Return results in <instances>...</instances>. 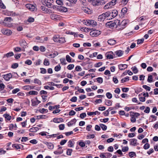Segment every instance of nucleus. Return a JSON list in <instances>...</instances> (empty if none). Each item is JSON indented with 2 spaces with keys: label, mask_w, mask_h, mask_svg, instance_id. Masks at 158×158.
Masks as SVG:
<instances>
[{
  "label": "nucleus",
  "mask_w": 158,
  "mask_h": 158,
  "mask_svg": "<svg viewBox=\"0 0 158 158\" xmlns=\"http://www.w3.org/2000/svg\"><path fill=\"white\" fill-rule=\"evenodd\" d=\"M85 24L87 26L92 25L93 27H94L97 25V23L94 20H87L85 21Z\"/></svg>",
  "instance_id": "obj_1"
},
{
  "label": "nucleus",
  "mask_w": 158,
  "mask_h": 158,
  "mask_svg": "<svg viewBox=\"0 0 158 158\" xmlns=\"http://www.w3.org/2000/svg\"><path fill=\"white\" fill-rule=\"evenodd\" d=\"M101 32L99 31L98 30H94L91 31L90 32V35L92 37L97 36L99 35Z\"/></svg>",
  "instance_id": "obj_2"
},
{
  "label": "nucleus",
  "mask_w": 158,
  "mask_h": 158,
  "mask_svg": "<svg viewBox=\"0 0 158 158\" xmlns=\"http://www.w3.org/2000/svg\"><path fill=\"white\" fill-rule=\"evenodd\" d=\"M61 16L60 15H56V14H52L50 15L51 18L55 21H57L58 20H60L61 19Z\"/></svg>",
  "instance_id": "obj_3"
},
{
  "label": "nucleus",
  "mask_w": 158,
  "mask_h": 158,
  "mask_svg": "<svg viewBox=\"0 0 158 158\" xmlns=\"http://www.w3.org/2000/svg\"><path fill=\"white\" fill-rule=\"evenodd\" d=\"M41 9L45 13L50 14L52 12V10L50 9L46 8L45 6H41Z\"/></svg>",
  "instance_id": "obj_4"
},
{
  "label": "nucleus",
  "mask_w": 158,
  "mask_h": 158,
  "mask_svg": "<svg viewBox=\"0 0 158 158\" xmlns=\"http://www.w3.org/2000/svg\"><path fill=\"white\" fill-rule=\"evenodd\" d=\"M117 21H116V22H114L112 21H110L108 22H107L106 24L107 26H108L110 28H111L112 27H114L115 25L116 27L117 25Z\"/></svg>",
  "instance_id": "obj_5"
},
{
  "label": "nucleus",
  "mask_w": 158,
  "mask_h": 158,
  "mask_svg": "<svg viewBox=\"0 0 158 158\" xmlns=\"http://www.w3.org/2000/svg\"><path fill=\"white\" fill-rule=\"evenodd\" d=\"M59 148L58 149L55 151L54 152V153L55 155H59L62 153L63 152V150L62 149V147L60 146L59 145L58 146Z\"/></svg>",
  "instance_id": "obj_6"
},
{
  "label": "nucleus",
  "mask_w": 158,
  "mask_h": 158,
  "mask_svg": "<svg viewBox=\"0 0 158 158\" xmlns=\"http://www.w3.org/2000/svg\"><path fill=\"white\" fill-rule=\"evenodd\" d=\"M26 7L31 11H34L36 10L35 7L32 4H27L26 5Z\"/></svg>",
  "instance_id": "obj_7"
},
{
  "label": "nucleus",
  "mask_w": 158,
  "mask_h": 158,
  "mask_svg": "<svg viewBox=\"0 0 158 158\" xmlns=\"http://www.w3.org/2000/svg\"><path fill=\"white\" fill-rule=\"evenodd\" d=\"M1 31L3 34L7 35H10L12 33V31L10 30L6 29H2Z\"/></svg>",
  "instance_id": "obj_8"
},
{
  "label": "nucleus",
  "mask_w": 158,
  "mask_h": 158,
  "mask_svg": "<svg viewBox=\"0 0 158 158\" xmlns=\"http://www.w3.org/2000/svg\"><path fill=\"white\" fill-rule=\"evenodd\" d=\"M3 78L6 81H8L12 77V75L10 73H7L6 74L3 75Z\"/></svg>",
  "instance_id": "obj_9"
},
{
  "label": "nucleus",
  "mask_w": 158,
  "mask_h": 158,
  "mask_svg": "<svg viewBox=\"0 0 158 158\" xmlns=\"http://www.w3.org/2000/svg\"><path fill=\"white\" fill-rule=\"evenodd\" d=\"M53 2V0H45V4L49 8L52 7V6Z\"/></svg>",
  "instance_id": "obj_10"
},
{
  "label": "nucleus",
  "mask_w": 158,
  "mask_h": 158,
  "mask_svg": "<svg viewBox=\"0 0 158 158\" xmlns=\"http://www.w3.org/2000/svg\"><path fill=\"white\" fill-rule=\"evenodd\" d=\"M105 56L108 59H111L113 58V52H109L106 53Z\"/></svg>",
  "instance_id": "obj_11"
},
{
  "label": "nucleus",
  "mask_w": 158,
  "mask_h": 158,
  "mask_svg": "<svg viewBox=\"0 0 158 158\" xmlns=\"http://www.w3.org/2000/svg\"><path fill=\"white\" fill-rule=\"evenodd\" d=\"M12 146L13 148H15L17 149H23V145L16 143L13 144Z\"/></svg>",
  "instance_id": "obj_12"
},
{
  "label": "nucleus",
  "mask_w": 158,
  "mask_h": 158,
  "mask_svg": "<svg viewBox=\"0 0 158 158\" xmlns=\"http://www.w3.org/2000/svg\"><path fill=\"white\" fill-rule=\"evenodd\" d=\"M44 143L47 146L48 149H53L54 147V144L51 143L46 142Z\"/></svg>",
  "instance_id": "obj_13"
},
{
  "label": "nucleus",
  "mask_w": 158,
  "mask_h": 158,
  "mask_svg": "<svg viewBox=\"0 0 158 158\" xmlns=\"http://www.w3.org/2000/svg\"><path fill=\"white\" fill-rule=\"evenodd\" d=\"M107 43L110 45H113L116 44V41L114 40L111 39L108 40Z\"/></svg>",
  "instance_id": "obj_14"
},
{
  "label": "nucleus",
  "mask_w": 158,
  "mask_h": 158,
  "mask_svg": "<svg viewBox=\"0 0 158 158\" xmlns=\"http://www.w3.org/2000/svg\"><path fill=\"white\" fill-rule=\"evenodd\" d=\"M106 19V18L103 13L102 15H99L98 18V20L101 22L104 21V19Z\"/></svg>",
  "instance_id": "obj_15"
},
{
  "label": "nucleus",
  "mask_w": 158,
  "mask_h": 158,
  "mask_svg": "<svg viewBox=\"0 0 158 158\" xmlns=\"http://www.w3.org/2000/svg\"><path fill=\"white\" fill-rule=\"evenodd\" d=\"M118 12L117 10H113L111 13V16L113 17V18H114L118 15Z\"/></svg>",
  "instance_id": "obj_16"
},
{
  "label": "nucleus",
  "mask_w": 158,
  "mask_h": 158,
  "mask_svg": "<svg viewBox=\"0 0 158 158\" xmlns=\"http://www.w3.org/2000/svg\"><path fill=\"white\" fill-rule=\"evenodd\" d=\"M128 67L127 64H120L118 65V67L121 70H123L127 68Z\"/></svg>",
  "instance_id": "obj_17"
},
{
  "label": "nucleus",
  "mask_w": 158,
  "mask_h": 158,
  "mask_svg": "<svg viewBox=\"0 0 158 158\" xmlns=\"http://www.w3.org/2000/svg\"><path fill=\"white\" fill-rule=\"evenodd\" d=\"M117 25L116 26V28L117 29L119 30H122L124 28H122V26L121 25V23H120V21L119 20H117Z\"/></svg>",
  "instance_id": "obj_18"
},
{
  "label": "nucleus",
  "mask_w": 158,
  "mask_h": 158,
  "mask_svg": "<svg viewBox=\"0 0 158 158\" xmlns=\"http://www.w3.org/2000/svg\"><path fill=\"white\" fill-rule=\"evenodd\" d=\"M77 121V120L75 118H74L71 120L68 123V126L69 127L71 126L73 124H75Z\"/></svg>",
  "instance_id": "obj_19"
},
{
  "label": "nucleus",
  "mask_w": 158,
  "mask_h": 158,
  "mask_svg": "<svg viewBox=\"0 0 158 158\" xmlns=\"http://www.w3.org/2000/svg\"><path fill=\"white\" fill-rule=\"evenodd\" d=\"M53 121L55 123H60V122H63V119L61 118H55L53 119Z\"/></svg>",
  "instance_id": "obj_20"
},
{
  "label": "nucleus",
  "mask_w": 158,
  "mask_h": 158,
  "mask_svg": "<svg viewBox=\"0 0 158 158\" xmlns=\"http://www.w3.org/2000/svg\"><path fill=\"white\" fill-rule=\"evenodd\" d=\"M137 141V139H131L130 144L134 146H136V145Z\"/></svg>",
  "instance_id": "obj_21"
},
{
  "label": "nucleus",
  "mask_w": 158,
  "mask_h": 158,
  "mask_svg": "<svg viewBox=\"0 0 158 158\" xmlns=\"http://www.w3.org/2000/svg\"><path fill=\"white\" fill-rule=\"evenodd\" d=\"M100 113L98 111H97L94 112H88L87 113V114L89 116H91L94 114L96 115L97 114H100Z\"/></svg>",
  "instance_id": "obj_22"
},
{
  "label": "nucleus",
  "mask_w": 158,
  "mask_h": 158,
  "mask_svg": "<svg viewBox=\"0 0 158 158\" xmlns=\"http://www.w3.org/2000/svg\"><path fill=\"white\" fill-rule=\"evenodd\" d=\"M39 129V128L37 127H33L30 129L29 131L31 132H35Z\"/></svg>",
  "instance_id": "obj_23"
},
{
  "label": "nucleus",
  "mask_w": 158,
  "mask_h": 158,
  "mask_svg": "<svg viewBox=\"0 0 158 158\" xmlns=\"http://www.w3.org/2000/svg\"><path fill=\"white\" fill-rule=\"evenodd\" d=\"M127 20L124 19L120 23L121 25L122 26V28H124L126 27V25L127 24Z\"/></svg>",
  "instance_id": "obj_24"
},
{
  "label": "nucleus",
  "mask_w": 158,
  "mask_h": 158,
  "mask_svg": "<svg viewBox=\"0 0 158 158\" xmlns=\"http://www.w3.org/2000/svg\"><path fill=\"white\" fill-rule=\"evenodd\" d=\"M20 44L21 46L23 47L27 45V44L25 40H22L20 42Z\"/></svg>",
  "instance_id": "obj_25"
},
{
  "label": "nucleus",
  "mask_w": 158,
  "mask_h": 158,
  "mask_svg": "<svg viewBox=\"0 0 158 158\" xmlns=\"http://www.w3.org/2000/svg\"><path fill=\"white\" fill-rule=\"evenodd\" d=\"M59 9L60 11L63 12H67L68 11L67 8L63 6H60Z\"/></svg>",
  "instance_id": "obj_26"
},
{
  "label": "nucleus",
  "mask_w": 158,
  "mask_h": 158,
  "mask_svg": "<svg viewBox=\"0 0 158 158\" xmlns=\"http://www.w3.org/2000/svg\"><path fill=\"white\" fill-rule=\"evenodd\" d=\"M3 116L6 119L9 121L11 119V117L9 114H5L3 115Z\"/></svg>",
  "instance_id": "obj_27"
},
{
  "label": "nucleus",
  "mask_w": 158,
  "mask_h": 158,
  "mask_svg": "<svg viewBox=\"0 0 158 158\" xmlns=\"http://www.w3.org/2000/svg\"><path fill=\"white\" fill-rule=\"evenodd\" d=\"M0 23L5 26L10 27L12 26V24H8L7 23L3 21L0 22Z\"/></svg>",
  "instance_id": "obj_28"
},
{
  "label": "nucleus",
  "mask_w": 158,
  "mask_h": 158,
  "mask_svg": "<svg viewBox=\"0 0 158 158\" xmlns=\"http://www.w3.org/2000/svg\"><path fill=\"white\" fill-rule=\"evenodd\" d=\"M115 52L116 53V54L118 56H122L123 54V51L121 50L117 51Z\"/></svg>",
  "instance_id": "obj_29"
},
{
  "label": "nucleus",
  "mask_w": 158,
  "mask_h": 158,
  "mask_svg": "<svg viewBox=\"0 0 158 158\" xmlns=\"http://www.w3.org/2000/svg\"><path fill=\"white\" fill-rule=\"evenodd\" d=\"M61 69V67L60 64H58L54 68V70L56 72H58L60 71Z\"/></svg>",
  "instance_id": "obj_30"
},
{
  "label": "nucleus",
  "mask_w": 158,
  "mask_h": 158,
  "mask_svg": "<svg viewBox=\"0 0 158 158\" xmlns=\"http://www.w3.org/2000/svg\"><path fill=\"white\" fill-rule=\"evenodd\" d=\"M44 64L45 66H48L50 64L49 60L47 59H45L44 61Z\"/></svg>",
  "instance_id": "obj_31"
},
{
  "label": "nucleus",
  "mask_w": 158,
  "mask_h": 158,
  "mask_svg": "<svg viewBox=\"0 0 158 158\" xmlns=\"http://www.w3.org/2000/svg\"><path fill=\"white\" fill-rule=\"evenodd\" d=\"M34 83L35 84H38L39 85H41V82L40 80L38 79H35L34 80Z\"/></svg>",
  "instance_id": "obj_32"
},
{
  "label": "nucleus",
  "mask_w": 158,
  "mask_h": 158,
  "mask_svg": "<svg viewBox=\"0 0 158 158\" xmlns=\"http://www.w3.org/2000/svg\"><path fill=\"white\" fill-rule=\"evenodd\" d=\"M13 19L11 17H7L5 18L4 21L5 22H10L12 21Z\"/></svg>",
  "instance_id": "obj_33"
},
{
  "label": "nucleus",
  "mask_w": 158,
  "mask_h": 158,
  "mask_svg": "<svg viewBox=\"0 0 158 158\" xmlns=\"http://www.w3.org/2000/svg\"><path fill=\"white\" fill-rule=\"evenodd\" d=\"M73 145L74 143L71 140H69L68 143V146L69 147H73Z\"/></svg>",
  "instance_id": "obj_34"
},
{
  "label": "nucleus",
  "mask_w": 158,
  "mask_h": 158,
  "mask_svg": "<svg viewBox=\"0 0 158 158\" xmlns=\"http://www.w3.org/2000/svg\"><path fill=\"white\" fill-rule=\"evenodd\" d=\"M59 38L58 36L55 35L53 38V39L55 42H59Z\"/></svg>",
  "instance_id": "obj_35"
},
{
  "label": "nucleus",
  "mask_w": 158,
  "mask_h": 158,
  "mask_svg": "<svg viewBox=\"0 0 158 158\" xmlns=\"http://www.w3.org/2000/svg\"><path fill=\"white\" fill-rule=\"evenodd\" d=\"M105 103L106 105L108 106H110L112 105V102L109 100H106L105 101Z\"/></svg>",
  "instance_id": "obj_36"
},
{
  "label": "nucleus",
  "mask_w": 158,
  "mask_h": 158,
  "mask_svg": "<svg viewBox=\"0 0 158 158\" xmlns=\"http://www.w3.org/2000/svg\"><path fill=\"white\" fill-rule=\"evenodd\" d=\"M31 102V105L32 106H35L38 105L37 103V101H36L35 99H32Z\"/></svg>",
  "instance_id": "obj_37"
},
{
  "label": "nucleus",
  "mask_w": 158,
  "mask_h": 158,
  "mask_svg": "<svg viewBox=\"0 0 158 158\" xmlns=\"http://www.w3.org/2000/svg\"><path fill=\"white\" fill-rule=\"evenodd\" d=\"M100 125L102 130L103 131H106L107 128V126L102 124H100Z\"/></svg>",
  "instance_id": "obj_38"
},
{
  "label": "nucleus",
  "mask_w": 158,
  "mask_h": 158,
  "mask_svg": "<svg viewBox=\"0 0 158 158\" xmlns=\"http://www.w3.org/2000/svg\"><path fill=\"white\" fill-rule=\"evenodd\" d=\"M129 80V77H127L121 79V83H123L125 82H126L127 81H128Z\"/></svg>",
  "instance_id": "obj_39"
},
{
  "label": "nucleus",
  "mask_w": 158,
  "mask_h": 158,
  "mask_svg": "<svg viewBox=\"0 0 158 158\" xmlns=\"http://www.w3.org/2000/svg\"><path fill=\"white\" fill-rule=\"evenodd\" d=\"M99 4V0H96V1H93L92 2V5L94 6H96L98 5Z\"/></svg>",
  "instance_id": "obj_40"
},
{
  "label": "nucleus",
  "mask_w": 158,
  "mask_h": 158,
  "mask_svg": "<svg viewBox=\"0 0 158 158\" xmlns=\"http://www.w3.org/2000/svg\"><path fill=\"white\" fill-rule=\"evenodd\" d=\"M151 118H153V119H152L150 121L151 122H153L154 121H155L157 117L154 115H151L149 118V120H151Z\"/></svg>",
  "instance_id": "obj_41"
},
{
  "label": "nucleus",
  "mask_w": 158,
  "mask_h": 158,
  "mask_svg": "<svg viewBox=\"0 0 158 158\" xmlns=\"http://www.w3.org/2000/svg\"><path fill=\"white\" fill-rule=\"evenodd\" d=\"M98 82L100 84L102 83L103 81V78L101 77H99L96 79Z\"/></svg>",
  "instance_id": "obj_42"
},
{
  "label": "nucleus",
  "mask_w": 158,
  "mask_h": 158,
  "mask_svg": "<svg viewBox=\"0 0 158 158\" xmlns=\"http://www.w3.org/2000/svg\"><path fill=\"white\" fill-rule=\"evenodd\" d=\"M44 88L45 89H49L51 90H53L54 89V88L53 86H49L47 85L45 86H44Z\"/></svg>",
  "instance_id": "obj_43"
},
{
  "label": "nucleus",
  "mask_w": 158,
  "mask_h": 158,
  "mask_svg": "<svg viewBox=\"0 0 158 158\" xmlns=\"http://www.w3.org/2000/svg\"><path fill=\"white\" fill-rule=\"evenodd\" d=\"M38 93L35 91H30L28 92V94L30 95H37Z\"/></svg>",
  "instance_id": "obj_44"
},
{
  "label": "nucleus",
  "mask_w": 158,
  "mask_h": 158,
  "mask_svg": "<svg viewBox=\"0 0 158 158\" xmlns=\"http://www.w3.org/2000/svg\"><path fill=\"white\" fill-rule=\"evenodd\" d=\"M65 40L64 38L61 37L59 38V42L60 43H63L65 42Z\"/></svg>",
  "instance_id": "obj_45"
},
{
  "label": "nucleus",
  "mask_w": 158,
  "mask_h": 158,
  "mask_svg": "<svg viewBox=\"0 0 158 158\" xmlns=\"http://www.w3.org/2000/svg\"><path fill=\"white\" fill-rule=\"evenodd\" d=\"M129 155L131 157H132L134 156H136L135 153L133 152H129Z\"/></svg>",
  "instance_id": "obj_46"
},
{
  "label": "nucleus",
  "mask_w": 158,
  "mask_h": 158,
  "mask_svg": "<svg viewBox=\"0 0 158 158\" xmlns=\"http://www.w3.org/2000/svg\"><path fill=\"white\" fill-rule=\"evenodd\" d=\"M74 65L73 64H70L67 67V69L69 70L72 69L74 67Z\"/></svg>",
  "instance_id": "obj_47"
},
{
  "label": "nucleus",
  "mask_w": 158,
  "mask_h": 158,
  "mask_svg": "<svg viewBox=\"0 0 158 158\" xmlns=\"http://www.w3.org/2000/svg\"><path fill=\"white\" fill-rule=\"evenodd\" d=\"M152 76L150 75L148 76L147 81L149 82H152Z\"/></svg>",
  "instance_id": "obj_48"
},
{
  "label": "nucleus",
  "mask_w": 158,
  "mask_h": 158,
  "mask_svg": "<svg viewBox=\"0 0 158 158\" xmlns=\"http://www.w3.org/2000/svg\"><path fill=\"white\" fill-rule=\"evenodd\" d=\"M131 69H132V70L134 73H138V70L135 66L133 67Z\"/></svg>",
  "instance_id": "obj_49"
},
{
  "label": "nucleus",
  "mask_w": 158,
  "mask_h": 158,
  "mask_svg": "<svg viewBox=\"0 0 158 158\" xmlns=\"http://www.w3.org/2000/svg\"><path fill=\"white\" fill-rule=\"evenodd\" d=\"M106 96L108 99H111L112 97V94L110 92L107 93Z\"/></svg>",
  "instance_id": "obj_50"
},
{
  "label": "nucleus",
  "mask_w": 158,
  "mask_h": 158,
  "mask_svg": "<svg viewBox=\"0 0 158 158\" xmlns=\"http://www.w3.org/2000/svg\"><path fill=\"white\" fill-rule=\"evenodd\" d=\"M73 150L71 149H68L66 152V154L68 155H71Z\"/></svg>",
  "instance_id": "obj_51"
},
{
  "label": "nucleus",
  "mask_w": 158,
  "mask_h": 158,
  "mask_svg": "<svg viewBox=\"0 0 158 158\" xmlns=\"http://www.w3.org/2000/svg\"><path fill=\"white\" fill-rule=\"evenodd\" d=\"M142 87L145 89L148 90L149 91H150L151 89V88L150 87L147 86V85H143Z\"/></svg>",
  "instance_id": "obj_52"
},
{
  "label": "nucleus",
  "mask_w": 158,
  "mask_h": 158,
  "mask_svg": "<svg viewBox=\"0 0 158 158\" xmlns=\"http://www.w3.org/2000/svg\"><path fill=\"white\" fill-rule=\"evenodd\" d=\"M103 14L106 18L111 15V13L110 11H107L105 13H103Z\"/></svg>",
  "instance_id": "obj_53"
},
{
  "label": "nucleus",
  "mask_w": 158,
  "mask_h": 158,
  "mask_svg": "<svg viewBox=\"0 0 158 158\" xmlns=\"http://www.w3.org/2000/svg\"><path fill=\"white\" fill-rule=\"evenodd\" d=\"M66 59L67 61L68 62H69V63L71 62V57L69 55H67L66 56Z\"/></svg>",
  "instance_id": "obj_54"
},
{
  "label": "nucleus",
  "mask_w": 158,
  "mask_h": 158,
  "mask_svg": "<svg viewBox=\"0 0 158 158\" xmlns=\"http://www.w3.org/2000/svg\"><path fill=\"white\" fill-rule=\"evenodd\" d=\"M111 5V3L109 2L104 7L105 9H108L110 8V7Z\"/></svg>",
  "instance_id": "obj_55"
},
{
  "label": "nucleus",
  "mask_w": 158,
  "mask_h": 158,
  "mask_svg": "<svg viewBox=\"0 0 158 158\" xmlns=\"http://www.w3.org/2000/svg\"><path fill=\"white\" fill-rule=\"evenodd\" d=\"M14 127H15L16 128L17 127V125L16 124H15V125L13 124H10V130H11V129H13Z\"/></svg>",
  "instance_id": "obj_56"
},
{
  "label": "nucleus",
  "mask_w": 158,
  "mask_h": 158,
  "mask_svg": "<svg viewBox=\"0 0 158 158\" xmlns=\"http://www.w3.org/2000/svg\"><path fill=\"white\" fill-rule=\"evenodd\" d=\"M19 65L18 63H14L11 65V68L13 69H16L18 67Z\"/></svg>",
  "instance_id": "obj_57"
},
{
  "label": "nucleus",
  "mask_w": 158,
  "mask_h": 158,
  "mask_svg": "<svg viewBox=\"0 0 158 158\" xmlns=\"http://www.w3.org/2000/svg\"><path fill=\"white\" fill-rule=\"evenodd\" d=\"M41 70L40 73H41L44 74L46 73L47 72V70L46 69L44 68H40Z\"/></svg>",
  "instance_id": "obj_58"
},
{
  "label": "nucleus",
  "mask_w": 158,
  "mask_h": 158,
  "mask_svg": "<svg viewBox=\"0 0 158 158\" xmlns=\"http://www.w3.org/2000/svg\"><path fill=\"white\" fill-rule=\"evenodd\" d=\"M59 129L60 130H63L64 129L65 126L64 124H61L59 126Z\"/></svg>",
  "instance_id": "obj_59"
},
{
  "label": "nucleus",
  "mask_w": 158,
  "mask_h": 158,
  "mask_svg": "<svg viewBox=\"0 0 158 158\" xmlns=\"http://www.w3.org/2000/svg\"><path fill=\"white\" fill-rule=\"evenodd\" d=\"M40 112L42 113H46L48 112V110L47 109L43 108L40 110Z\"/></svg>",
  "instance_id": "obj_60"
},
{
  "label": "nucleus",
  "mask_w": 158,
  "mask_h": 158,
  "mask_svg": "<svg viewBox=\"0 0 158 158\" xmlns=\"http://www.w3.org/2000/svg\"><path fill=\"white\" fill-rule=\"evenodd\" d=\"M60 61L61 63L62 64L65 65L66 64V63H65V60L64 58H62L60 59Z\"/></svg>",
  "instance_id": "obj_61"
},
{
  "label": "nucleus",
  "mask_w": 158,
  "mask_h": 158,
  "mask_svg": "<svg viewBox=\"0 0 158 158\" xmlns=\"http://www.w3.org/2000/svg\"><path fill=\"white\" fill-rule=\"evenodd\" d=\"M127 9L126 7H124L122 9L121 11L122 13H123V15H124L125 14L127 13Z\"/></svg>",
  "instance_id": "obj_62"
},
{
  "label": "nucleus",
  "mask_w": 158,
  "mask_h": 158,
  "mask_svg": "<svg viewBox=\"0 0 158 158\" xmlns=\"http://www.w3.org/2000/svg\"><path fill=\"white\" fill-rule=\"evenodd\" d=\"M56 3L60 5H63V3L61 0H57L56 1Z\"/></svg>",
  "instance_id": "obj_63"
},
{
  "label": "nucleus",
  "mask_w": 158,
  "mask_h": 158,
  "mask_svg": "<svg viewBox=\"0 0 158 158\" xmlns=\"http://www.w3.org/2000/svg\"><path fill=\"white\" fill-rule=\"evenodd\" d=\"M75 70L77 71H81L82 69L81 67L80 66H77L75 67Z\"/></svg>",
  "instance_id": "obj_64"
}]
</instances>
